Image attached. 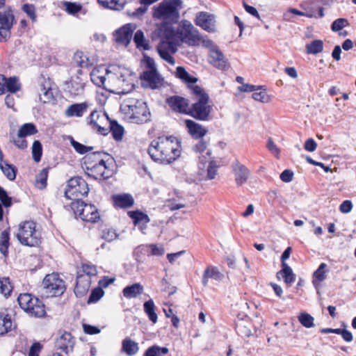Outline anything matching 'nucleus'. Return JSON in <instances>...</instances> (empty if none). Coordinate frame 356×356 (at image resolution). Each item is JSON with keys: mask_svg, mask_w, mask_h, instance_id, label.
Segmentation results:
<instances>
[{"mask_svg": "<svg viewBox=\"0 0 356 356\" xmlns=\"http://www.w3.org/2000/svg\"><path fill=\"white\" fill-rule=\"evenodd\" d=\"M178 138L173 136H159L153 140L148 148V154L155 161L170 163L177 156Z\"/></svg>", "mask_w": 356, "mask_h": 356, "instance_id": "f257e3e1", "label": "nucleus"}, {"mask_svg": "<svg viewBox=\"0 0 356 356\" xmlns=\"http://www.w3.org/2000/svg\"><path fill=\"white\" fill-rule=\"evenodd\" d=\"M107 82L105 90L118 95L129 92L134 88L130 71L120 66H113L106 70Z\"/></svg>", "mask_w": 356, "mask_h": 356, "instance_id": "f03ea898", "label": "nucleus"}, {"mask_svg": "<svg viewBox=\"0 0 356 356\" xmlns=\"http://www.w3.org/2000/svg\"><path fill=\"white\" fill-rule=\"evenodd\" d=\"M193 95L199 97L197 102L192 104L190 109L182 111L181 98H179V113L191 116L200 121H209L211 120L212 107L209 105V97L200 86L193 88Z\"/></svg>", "mask_w": 356, "mask_h": 356, "instance_id": "7ed1b4c3", "label": "nucleus"}, {"mask_svg": "<svg viewBox=\"0 0 356 356\" xmlns=\"http://www.w3.org/2000/svg\"><path fill=\"white\" fill-rule=\"evenodd\" d=\"M162 41L158 46L160 56L170 65H175V60L172 56L177 50L178 29H172L169 25H164L161 29Z\"/></svg>", "mask_w": 356, "mask_h": 356, "instance_id": "20e7f679", "label": "nucleus"}, {"mask_svg": "<svg viewBox=\"0 0 356 356\" xmlns=\"http://www.w3.org/2000/svg\"><path fill=\"white\" fill-rule=\"evenodd\" d=\"M101 152H93L84 158L86 174L94 179H106L111 177L113 170L110 169L102 157Z\"/></svg>", "mask_w": 356, "mask_h": 356, "instance_id": "39448f33", "label": "nucleus"}, {"mask_svg": "<svg viewBox=\"0 0 356 356\" xmlns=\"http://www.w3.org/2000/svg\"><path fill=\"white\" fill-rule=\"evenodd\" d=\"M121 108L134 123L144 124L150 120L151 113L147 105L141 99L128 97L124 100Z\"/></svg>", "mask_w": 356, "mask_h": 356, "instance_id": "423d86ee", "label": "nucleus"}, {"mask_svg": "<svg viewBox=\"0 0 356 356\" xmlns=\"http://www.w3.org/2000/svg\"><path fill=\"white\" fill-rule=\"evenodd\" d=\"M178 0H163L158 6L153 8L152 17L154 19L165 22L164 25H169L172 29V23L178 22Z\"/></svg>", "mask_w": 356, "mask_h": 356, "instance_id": "0eeeda50", "label": "nucleus"}, {"mask_svg": "<svg viewBox=\"0 0 356 356\" xmlns=\"http://www.w3.org/2000/svg\"><path fill=\"white\" fill-rule=\"evenodd\" d=\"M16 237L19 242L26 246L35 247L41 243V234L36 229V223L32 220L19 224Z\"/></svg>", "mask_w": 356, "mask_h": 356, "instance_id": "6e6552de", "label": "nucleus"}, {"mask_svg": "<svg viewBox=\"0 0 356 356\" xmlns=\"http://www.w3.org/2000/svg\"><path fill=\"white\" fill-rule=\"evenodd\" d=\"M17 301L20 307L31 316L41 318L46 314L42 301L31 293H21Z\"/></svg>", "mask_w": 356, "mask_h": 356, "instance_id": "1a4fd4ad", "label": "nucleus"}, {"mask_svg": "<svg viewBox=\"0 0 356 356\" xmlns=\"http://www.w3.org/2000/svg\"><path fill=\"white\" fill-rule=\"evenodd\" d=\"M146 68L141 75L142 83L145 87L156 89L163 84V79L158 72L154 60L150 57L145 58Z\"/></svg>", "mask_w": 356, "mask_h": 356, "instance_id": "9d476101", "label": "nucleus"}, {"mask_svg": "<svg viewBox=\"0 0 356 356\" xmlns=\"http://www.w3.org/2000/svg\"><path fill=\"white\" fill-rule=\"evenodd\" d=\"M88 192L89 188L86 181L80 177H75L68 181L65 196L67 199L76 202L81 197L87 195Z\"/></svg>", "mask_w": 356, "mask_h": 356, "instance_id": "9b49d317", "label": "nucleus"}, {"mask_svg": "<svg viewBox=\"0 0 356 356\" xmlns=\"http://www.w3.org/2000/svg\"><path fill=\"white\" fill-rule=\"evenodd\" d=\"M200 34L199 31L188 20L179 22V42L189 46L200 45Z\"/></svg>", "mask_w": 356, "mask_h": 356, "instance_id": "f8f14e48", "label": "nucleus"}, {"mask_svg": "<svg viewBox=\"0 0 356 356\" xmlns=\"http://www.w3.org/2000/svg\"><path fill=\"white\" fill-rule=\"evenodd\" d=\"M72 209L76 216L86 222H95L100 216L96 207L91 204H86L81 200L72 203Z\"/></svg>", "mask_w": 356, "mask_h": 356, "instance_id": "ddd939ff", "label": "nucleus"}, {"mask_svg": "<svg viewBox=\"0 0 356 356\" xmlns=\"http://www.w3.org/2000/svg\"><path fill=\"white\" fill-rule=\"evenodd\" d=\"M42 284L47 296H60L65 290L64 281L56 273L46 275Z\"/></svg>", "mask_w": 356, "mask_h": 356, "instance_id": "4468645a", "label": "nucleus"}, {"mask_svg": "<svg viewBox=\"0 0 356 356\" xmlns=\"http://www.w3.org/2000/svg\"><path fill=\"white\" fill-rule=\"evenodd\" d=\"M108 122V116L105 113H102L97 111H93L88 118V124L92 129L97 130L103 135L107 134L108 128L106 127V125H107Z\"/></svg>", "mask_w": 356, "mask_h": 356, "instance_id": "2eb2a0df", "label": "nucleus"}, {"mask_svg": "<svg viewBox=\"0 0 356 356\" xmlns=\"http://www.w3.org/2000/svg\"><path fill=\"white\" fill-rule=\"evenodd\" d=\"M14 15L11 10L0 12V42H6L10 36Z\"/></svg>", "mask_w": 356, "mask_h": 356, "instance_id": "dca6fc26", "label": "nucleus"}, {"mask_svg": "<svg viewBox=\"0 0 356 356\" xmlns=\"http://www.w3.org/2000/svg\"><path fill=\"white\" fill-rule=\"evenodd\" d=\"M74 344V337L67 332H60L55 341L56 349L65 354L73 351Z\"/></svg>", "mask_w": 356, "mask_h": 356, "instance_id": "f3484780", "label": "nucleus"}, {"mask_svg": "<svg viewBox=\"0 0 356 356\" xmlns=\"http://www.w3.org/2000/svg\"><path fill=\"white\" fill-rule=\"evenodd\" d=\"M52 81L49 78L41 76L38 79V95L39 99L42 103H47L54 99L52 91Z\"/></svg>", "mask_w": 356, "mask_h": 356, "instance_id": "a211bd4d", "label": "nucleus"}, {"mask_svg": "<svg viewBox=\"0 0 356 356\" xmlns=\"http://www.w3.org/2000/svg\"><path fill=\"white\" fill-rule=\"evenodd\" d=\"M195 23L203 30L209 33L216 31L215 16L207 12H200L197 14Z\"/></svg>", "mask_w": 356, "mask_h": 356, "instance_id": "6ab92c4d", "label": "nucleus"}, {"mask_svg": "<svg viewBox=\"0 0 356 356\" xmlns=\"http://www.w3.org/2000/svg\"><path fill=\"white\" fill-rule=\"evenodd\" d=\"M209 60L212 65L219 70H226L229 67L227 60L218 47H214L209 51Z\"/></svg>", "mask_w": 356, "mask_h": 356, "instance_id": "aec40b11", "label": "nucleus"}, {"mask_svg": "<svg viewBox=\"0 0 356 356\" xmlns=\"http://www.w3.org/2000/svg\"><path fill=\"white\" fill-rule=\"evenodd\" d=\"M78 75L71 78L70 82L67 83V90L72 96H78L83 94L85 88V81L80 76L82 74V70L77 71Z\"/></svg>", "mask_w": 356, "mask_h": 356, "instance_id": "412c9836", "label": "nucleus"}, {"mask_svg": "<svg viewBox=\"0 0 356 356\" xmlns=\"http://www.w3.org/2000/svg\"><path fill=\"white\" fill-rule=\"evenodd\" d=\"M133 29L131 24H126L115 31L113 34L115 41L118 44H120L124 46H127L132 38Z\"/></svg>", "mask_w": 356, "mask_h": 356, "instance_id": "4be33fe9", "label": "nucleus"}, {"mask_svg": "<svg viewBox=\"0 0 356 356\" xmlns=\"http://www.w3.org/2000/svg\"><path fill=\"white\" fill-rule=\"evenodd\" d=\"M232 170L235 177V181L238 186H241L247 181L250 172L248 169L238 160L233 162Z\"/></svg>", "mask_w": 356, "mask_h": 356, "instance_id": "5701e85b", "label": "nucleus"}, {"mask_svg": "<svg viewBox=\"0 0 356 356\" xmlns=\"http://www.w3.org/2000/svg\"><path fill=\"white\" fill-rule=\"evenodd\" d=\"M91 279L88 275H79L76 277V283L74 288V293L76 297L81 298L85 296L90 289Z\"/></svg>", "mask_w": 356, "mask_h": 356, "instance_id": "b1692460", "label": "nucleus"}, {"mask_svg": "<svg viewBox=\"0 0 356 356\" xmlns=\"http://www.w3.org/2000/svg\"><path fill=\"white\" fill-rule=\"evenodd\" d=\"M186 126L190 135L194 139L203 138L208 132V130L202 125L192 120H185Z\"/></svg>", "mask_w": 356, "mask_h": 356, "instance_id": "393cba45", "label": "nucleus"}, {"mask_svg": "<svg viewBox=\"0 0 356 356\" xmlns=\"http://www.w3.org/2000/svg\"><path fill=\"white\" fill-rule=\"evenodd\" d=\"M74 60L80 67H90L92 66L97 61L93 56H88L83 51H76L74 56Z\"/></svg>", "mask_w": 356, "mask_h": 356, "instance_id": "a878e982", "label": "nucleus"}, {"mask_svg": "<svg viewBox=\"0 0 356 356\" xmlns=\"http://www.w3.org/2000/svg\"><path fill=\"white\" fill-rule=\"evenodd\" d=\"M88 107V105L86 102L73 104L67 107L65 111V115L68 118H81L87 111Z\"/></svg>", "mask_w": 356, "mask_h": 356, "instance_id": "bb28decb", "label": "nucleus"}, {"mask_svg": "<svg viewBox=\"0 0 356 356\" xmlns=\"http://www.w3.org/2000/svg\"><path fill=\"white\" fill-rule=\"evenodd\" d=\"M224 277V275L219 271L217 267L208 266L204 271L202 277V284L204 286H207L209 279H213L216 281H221Z\"/></svg>", "mask_w": 356, "mask_h": 356, "instance_id": "cd10ccee", "label": "nucleus"}, {"mask_svg": "<svg viewBox=\"0 0 356 356\" xmlns=\"http://www.w3.org/2000/svg\"><path fill=\"white\" fill-rule=\"evenodd\" d=\"M101 71L100 69L94 68L90 72V79L94 84L99 87H102L105 89V86L107 82V75L106 70L105 69H102Z\"/></svg>", "mask_w": 356, "mask_h": 356, "instance_id": "c85d7f7f", "label": "nucleus"}, {"mask_svg": "<svg viewBox=\"0 0 356 356\" xmlns=\"http://www.w3.org/2000/svg\"><path fill=\"white\" fill-rule=\"evenodd\" d=\"M128 215L133 220L134 225L138 226L140 229L145 228L149 222L148 216L140 211H129Z\"/></svg>", "mask_w": 356, "mask_h": 356, "instance_id": "c756f323", "label": "nucleus"}, {"mask_svg": "<svg viewBox=\"0 0 356 356\" xmlns=\"http://www.w3.org/2000/svg\"><path fill=\"white\" fill-rule=\"evenodd\" d=\"M144 287L140 283H134L127 286L122 290V294L127 299L136 298L138 295L143 293Z\"/></svg>", "mask_w": 356, "mask_h": 356, "instance_id": "7c9ffc66", "label": "nucleus"}, {"mask_svg": "<svg viewBox=\"0 0 356 356\" xmlns=\"http://www.w3.org/2000/svg\"><path fill=\"white\" fill-rule=\"evenodd\" d=\"M122 351L128 356H134L139 351L138 343L129 337H126L122 342Z\"/></svg>", "mask_w": 356, "mask_h": 356, "instance_id": "2f4dec72", "label": "nucleus"}, {"mask_svg": "<svg viewBox=\"0 0 356 356\" xmlns=\"http://www.w3.org/2000/svg\"><path fill=\"white\" fill-rule=\"evenodd\" d=\"M281 266L282 269L277 273L276 277L278 280H280L282 277L284 282L290 286L295 282V275L291 268L287 264H284V265Z\"/></svg>", "mask_w": 356, "mask_h": 356, "instance_id": "473e14b6", "label": "nucleus"}, {"mask_svg": "<svg viewBox=\"0 0 356 356\" xmlns=\"http://www.w3.org/2000/svg\"><path fill=\"white\" fill-rule=\"evenodd\" d=\"M114 205L119 208H128L131 207L134 200L129 194L115 195L113 196Z\"/></svg>", "mask_w": 356, "mask_h": 356, "instance_id": "72a5a7b5", "label": "nucleus"}, {"mask_svg": "<svg viewBox=\"0 0 356 356\" xmlns=\"http://www.w3.org/2000/svg\"><path fill=\"white\" fill-rule=\"evenodd\" d=\"M179 79L184 83L186 87L189 89L193 94V88L197 86L195 85L197 81V79L189 74L184 67L179 66Z\"/></svg>", "mask_w": 356, "mask_h": 356, "instance_id": "f704fd0d", "label": "nucleus"}, {"mask_svg": "<svg viewBox=\"0 0 356 356\" xmlns=\"http://www.w3.org/2000/svg\"><path fill=\"white\" fill-rule=\"evenodd\" d=\"M134 42H135L136 47L138 49L148 50L150 48L149 40L145 38L144 33L141 30H138L135 33Z\"/></svg>", "mask_w": 356, "mask_h": 356, "instance_id": "c9c22d12", "label": "nucleus"}, {"mask_svg": "<svg viewBox=\"0 0 356 356\" xmlns=\"http://www.w3.org/2000/svg\"><path fill=\"white\" fill-rule=\"evenodd\" d=\"M10 228L3 230L0 235V252L4 256L8 255V249L10 245Z\"/></svg>", "mask_w": 356, "mask_h": 356, "instance_id": "e433bc0d", "label": "nucleus"}, {"mask_svg": "<svg viewBox=\"0 0 356 356\" xmlns=\"http://www.w3.org/2000/svg\"><path fill=\"white\" fill-rule=\"evenodd\" d=\"M13 327L14 325L9 315H0V335L8 333Z\"/></svg>", "mask_w": 356, "mask_h": 356, "instance_id": "4c0bfd02", "label": "nucleus"}, {"mask_svg": "<svg viewBox=\"0 0 356 356\" xmlns=\"http://www.w3.org/2000/svg\"><path fill=\"white\" fill-rule=\"evenodd\" d=\"M98 3L104 8L120 10L124 6V2L121 0H97Z\"/></svg>", "mask_w": 356, "mask_h": 356, "instance_id": "58836bf2", "label": "nucleus"}, {"mask_svg": "<svg viewBox=\"0 0 356 356\" xmlns=\"http://www.w3.org/2000/svg\"><path fill=\"white\" fill-rule=\"evenodd\" d=\"M144 312L147 315L149 319L155 323L157 321V315L155 313V305L152 299L145 302L143 305Z\"/></svg>", "mask_w": 356, "mask_h": 356, "instance_id": "ea45409f", "label": "nucleus"}, {"mask_svg": "<svg viewBox=\"0 0 356 356\" xmlns=\"http://www.w3.org/2000/svg\"><path fill=\"white\" fill-rule=\"evenodd\" d=\"M168 348L154 345L148 348L144 353L143 356H164L168 353Z\"/></svg>", "mask_w": 356, "mask_h": 356, "instance_id": "a19ab883", "label": "nucleus"}, {"mask_svg": "<svg viewBox=\"0 0 356 356\" xmlns=\"http://www.w3.org/2000/svg\"><path fill=\"white\" fill-rule=\"evenodd\" d=\"M0 168L3 172L4 175L10 181H13L16 178L17 168L7 162H3L0 164Z\"/></svg>", "mask_w": 356, "mask_h": 356, "instance_id": "79ce46f5", "label": "nucleus"}, {"mask_svg": "<svg viewBox=\"0 0 356 356\" xmlns=\"http://www.w3.org/2000/svg\"><path fill=\"white\" fill-rule=\"evenodd\" d=\"M323 49V42L321 40H314L306 45L307 54H317Z\"/></svg>", "mask_w": 356, "mask_h": 356, "instance_id": "37998d69", "label": "nucleus"}, {"mask_svg": "<svg viewBox=\"0 0 356 356\" xmlns=\"http://www.w3.org/2000/svg\"><path fill=\"white\" fill-rule=\"evenodd\" d=\"M38 132L36 127L33 123H26L23 124L18 131L17 136L26 137L31 136Z\"/></svg>", "mask_w": 356, "mask_h": 356, "instance_id": "c03bdc74", "label": "nucleus"}, {"mask_svg": "<svg viewBox=\"0 0 356 356\" xmlns=\"http://www.w3.org/2000/svg\"><path fill=\"white\" fill-rule=\"evenodd\" d=\"M109 127L114 139L118 141L121 140L124 134L123 127L115 121L109 123Z\"/></svg>", "mask_w": 356, "mask_h": 356, "instance_id": "a18cd8bd", "label": "nucleus"}, {"mask_svg": "<svg viewBox=\"0 0 356 356\" xmlns=\"http://www.w3.org/2000/svg\"><path fill=\"white\" fill-rule=\"evenodd\" d=\"M326 268L327 264L321 263L318 268L314 272L313 274V283L315 284L316 280L318 282H323L326 279Z\"/></svg>", "mask_w": 356, "mask_h": 356, "instance_id": "49530a36", "label": "nucleus"}, {"mask_svg": "<svg viewBox=\"0 0 356 356\" xmlns=\"http://www.w3.org/2000/svg\"><path fill=\"white\" fill-rule=\"evenodd\" d=\"M13 286L9 278L3 277L0 279V293L5 297H8L12 292Z\"/></svg>", "mask_w": 356, "mask_h": 356, "instance_id": "de8ad7c7", "label": "nucleus"}, {"mask_svg": "<svg viewBox=\"0 0 356 356\" xmlns=\"http://www.w3.org/2000/svg\"><path fill=\"white\" fill-rule=\"evenodd\" d=\"M298 321L305 327L311 328L314 326V319L308 313L301 312L298 316Z\"/></svg>", "mask_w": 356, "mask_h": 356, "instance_id": "09e8293b", "label": "nucleus"}, {"mask_svg": "<svg viewBox=\"0 0 356 356\" xmlns=\"http://www.w3.org/2000/svg\"><path fill=\"white\" fill-rule=\"evenodd\" d=\"M48 177V168H44L38 175L35 181V186L39 189H44L47 186V180Z\"/></svg>", "mask_w": 356, "mask_h": 356, "instance_id": "8fccbe9b", "label": "nucleus"}, {"mask_svg": "<svg viewBox=\"0 0 356 356\" xmlns=\"http://www.w3.org/2000/svg\"><path fill=\"white\" fill-rule=\"evenodd\" d=\"M219 165L217 164L216 161L210 160L207 168L206 179L211 180L215 178Z\"/></svg>", "mask_w": 356, "mask_h": 356, "instance_id": "3c124183", "label": "nucleus"}, {"mask_svg": "<svg viewBox=\"0 0 356 356\" xmlns=\"http://www.w3.org/2000/svg\"><path fill=\"white\" fill-rule=\"evenodd\" d=\"M32 155L33 159L35 162H39L41 160L42 155V147L39 140H35L32 145Z\"/></svg>", "mask_w": 356, "mask_h": 356, "instance_id": "603ef678", "label": "nucleus"}, {"mask_svg": "<svg viewBox=\"0 0 356 356\" xmlns=\"http://www.w3.org/2000/svg\"><path fill=\"white\" fill-rule=\"evenodd\" d=\"M21 86L16 77L8 78L6 85V89L12 93L16 92L20 90Z\"/></svg>", "mask_w": 356, "mask_h": 356, "instance_id": "864d4df0", "label": "nucleus"}, {"mask_svg": "<svg viewBox=\"0 0 356 356\" xmlns=\"http://www.w3.org/2000/svg\"><path fill=\"white\" fill-rule=\"evenodd\" d=\"M70 143L76 152L81 154H86L88 152L92 151L93 149L92 147L86 146L73 138L71 139Z\"/></svg>", "mask_w": 356, "mask_h": 356, "instance_id": "5fc2aeb1", "label": "nucleus"}, {"mask_svg": "<svg viewBox=\"0 0 356 356\" xmlns=\"http://www.w3.org/2000/svg\"><path fill=\"white\" fill-rule=\"evenodd\" d=\"M145 248L150 250L147 254L148 256H161L165 253V250L161 245L149 244L146 245Z\"/></svg>", "mask_w": 356, "mask_h": 356, "instance_id": "6e6d98bb", "label": "nucleus"}, {"mask_svg": "<svg viewBox=\"0 0 356 356\" xmlns=\"http://www.w3.org/2000/svg\"><path fill=\"white\" fill-rule=\"evenodd\" d=\"M348 25H349V23L347 19L338 18L332 22L331 25V30L334 32H337L342 30Z\"/></svg>", "mask_w": 356, "mask_h": 356, "instance_id": "4d7b16f0", "label": "nucleus"}, {"mask_svg": "<svg viewBox=\"0 0 356 356\" xmlns=\"http://www.w3.org/2000/svg\"><path fill=\"white\" fill-rule=\"evenodd\" d=\"M81 268L83 274H79V275H88L91 279V277L95 276L97 273L96 266L93 264L87 263L83 264Z\"/></svg>", "mask_w": 356, "mask_h": 356, "instance_id": "13d9d810", "label": "nucleus"}, {"mask_svg": "<svg viewBox=\"0 0 356 356\" xmlns=\"http://www.w3.org/2000/svg\"><path fill=\"white\" fill-rule=\"evenodd\" d=\"M252 96L254 100L263 103L269 102L270 100V97L267 94L265 88H264L262 90H260L259 92H254Z\"/></svg>", "mask_w": 356, "mask_h": 356, "instance_id": "bf43d9fd", "label": "nucleus"}, {"mask_svg": "<svg viewBox=\"0 0 356 356\" xmlns=\"http://www.w3.org/2000/svg\"><path fill=\"white\" fill-rule=\"evenodd\" d=\"M101 237L104 240L108 242H111L118 237V234L115 229L111 228H106L102 230Z\"/></svg>", "mask_w": 356, "mask_h": 356, "instance_id": "052dcab7", "label": "nucleus"}, {"mask_svg": "<svg viewBox=\"0 0 356 356\" xmlns=\"http://www.w3.org/2000/svg\"><path fill=\"white\" fill-rule=\"evenodd\" d=\"M23 11L31 18L33 22L37 20L35 7L33 4L26 3L22 7Z\"/></svg>", "mask_w": 356, "mask_h": 356, "instance_id": "680f3d73", "label": "nucleus"}, {"mask_svg": "<svg viewBox=\"0 0 356 356\" xmlns=\"http://www.w3.org/2000/svg\"><path fill=\"white\" fill-rule=\"evenodd\" d=\"M104 291L101 288H96L94 289L88 300V303H95L97 302L103 296H104Z\"/></svg>", "mask_w": 356, "mask_h": 356, "instance_id": "e2e57ef3", "label": "nucleus"}, {"mask_svg": "<svg viewBox=\"0 0 356 356\" xmlns=\"http://www.w3.org/2000/svg\"><path fill=\"white\" fill-rule=\"evenodd\" d=\"M0 201L5 207L12 205V198L8 195L7 192L0 186Z\"/></svg>", "mask_w": 356, "mask_h": 356, "instance_id": "0e129e2a", "label": "nucleus"}, {"mask_svg": "<svg viewBox=\"0 0 356 356\" xmlns=\"http://www.w3.org/2000/svg\"><path fill=\"white\" fill-rule=\"evenodd\" d=\"M264 87L262 86H256L249 83H243L241 86L238 87V90L243 92H254L257 90L263 89Z\"/></svg>", "mask_w": 356, "mask_h": 356, "instance_id": "69168bd1", "label": "nucleus"}, {"mask_svg": "<svg viewBox=\"0 0 356 356\" xmlns=\"http://www.w3.org/2000/svg\"><path fill=\"white\" fill-rule=\"evenodd\" d=\"M42 349V345L40 342H35L31 346L28 356H39Z\"/></svg>", "mask_w": 356, "mask_h": 356, "instance_id": "338daca9", "label": "nucleus"}, {"mask_svg": "<svg viewBox=\"0 0 356 356\" xmlns=\"http://www.w3.org/2000/svg\"><path fill=\"white\" fill-rule=\"evenodd\" d=\"M166 104L174 111H178V96L175 95L166 99Z\"/></svg>", "mask_w": 356, "mask_h": 356, "instance_id": "774afa93", "label": "nucleus"}]
</instances>
